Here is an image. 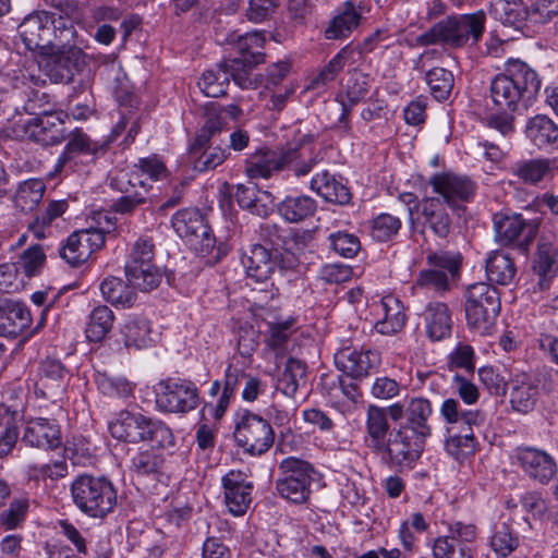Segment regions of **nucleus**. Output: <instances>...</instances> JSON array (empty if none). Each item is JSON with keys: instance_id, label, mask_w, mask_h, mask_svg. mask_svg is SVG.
I'll return each mask as SVG.
<instances>
[{"instance_id": "c85d7f7f", "label": "nucleus", "mask_w": 558, "mask_h": 558, "mask_svg": "<svg viewBox=\"0 0 558 558\" xmlns=\"http://www.w3.org/2000/svg\"><path fill=\"white\" fill-rule=\"evenodd\" d=\"M148 416L141 413L122 411L116 421L109 424L112 437L125 442L138 444L143 440Z\"/></svg>"}, {"instance_id": "052dcab7", "label": "nucleus", "mask_w": 558, "mask_h": 558, "mask_svg": "<svg viewBox=\"0 0 558 558\" xmlns=\"http://www.w3.org/2000/svg\"><path fill=\"white\" fill-rule=\"evenodd\" d=\"M353 54V49L350 46L342 48L329 62L326 64L320 72L312 80L311 87L317 88L325 86L329 82H332L336 76L344 68L347 60Z\"/></svg>"}, {"instance_id": "b1692460", "label": "nucleus", "mask_w": 558, "mask_h": 558, "mask_svg": "<svg viewBox=\"0 0 558 558\" xmlns=\"http://www.w3.org/2000/svg\"><path fill=\"white\" fill-rule=\"evenodd\" d=\"M227 41L230 44L236 43L240 53L239 58L231 59L232 61L243 62L245 64V73L253 76L254 68L265 61V53L263 52L266 38L262 32H252L244 35L231 34L228 36Z\"/></svg>"}, {"instance_id": "f3484780", "label": "nucleus", "mask_w": 558, "mask_h": 558, "mask_svg": "<svg viewBox=\"0 0 558 558\" xmlns=\"http://www.w3.org/2000/svg\"><path fill=\"white\" fill-rule=\"evenodd\" d=\"M514 458L523 473L532 481L547 485L557 475L558 465L545 450L535 447H519Z\"/></svg>"}, {"instance_id": "c03bdc74", "label": "nucleus", "mask_w": 558, "mask_h": 558, "mask_svg": "<svg viewBox=\"0 0 558 558\" xmlns=\"http://www.w3.org/2000/svg\"><path fill=\"white\" fill-rule=\"evenodd\" d=\"M281 150H260L246 165V174L251 179H268L281 170Z\"/></svg>"}, {"instance_id": "4be33fe9", "label": "nucleus", "mask_w": 558, "mask_h": 558, "mask_svg": "<svg viewBox=\"0 0 558 558\" xmlns=\"http://www.w3.org/2000/svg\"><path fill=\"white\" fill-rule=\"evenodd\" d=\"M379 354L373 351H357L342 348L335 354V364L339 371L352 379H360L378 366Z\"/></svg>"}, {"instance_id": "864d4df0", "label": "nucleus", "mask_w": 558, "mask_h": 558, "mask_svg": "<svg viewBox=\"0 0 558 558\" xmlns=\"http://www.w3.org/2000/svg\"><path fill=\"white\" fill-rule=\"evenodd\" d=\"M165 458L154 449H146L136 452L131 458L130 469L138 476L157 475L161 473Z\"/></svg>"}, {"instance_id": "49530a36", "label": "nucleus", "mask_w": 558, "mask_h": 558, "mask_svg": "<svg viewBox=\"0 0 558 558\" xmlns=\"http://www.w3.org/2000/svg\"><path fill=\"white\" fill-rule=\"evenodd\" d=\"M527 137L538 147L558 140V126L547 116L538 114L530 119L526 125Z\"/></svg>"}, {"instance_id": "4468645a", "label": "nucleus", "mask_w": 558, "mask_h": 558, "mask_svg": "<svg viewBox=\"0 0 558 558\" xmlns=\"http://www.w3.org/2000/svg\"><path fill=\"white\" fill-rule=\"evenodd\" d=\"M495 240L504 246H513L526 252L533 242L538 223L524 219L521 214L500 211L494 215Z\"/></svg>"}, {"instance_id": "ea45409f", "label": "nucleus", "mask_w": 558, "mask_h": 558, "mask_svg": "<svg viewBox=\"0 0 558 558\" xmlns=\"http://www.w3.org/2000/svg\"><path fill=\"white\" fill-rule=\"evenodd\" d=\"M193 148L194 141L190 144L189 154L192 159L194 170L198 172L215 170L218 166L222 165L229 156L227 148L213 146L210 142L198 149L194 150Z\"/></svg>"}, {"instance_id": "603ef678", "label": "nucleus", "mask_w": 558, "mask_h": 558, "mask_svg": "<svg viewBox=\"0 0 558 558\" xmlns=\"http://www.w3.org/2000/svg\"><path fill=\"white\" fill-rule=\"evenodd\" d=\"M519 542V536L511 525L502 522L495 525L489 545L497 557L506 558L518 548Z\"/></svg>"}, {"instance_id": "2eb2a0df", "label": "nucleus", "mask_w": 558, "mask_h": 558, "mask_svg": "<svg viewBox=\"0 0 558 558\" xmlns=\"http://www.w3.org/2000/svg\"><path fill=\"white\" fill-rule=\"evenodd\" d=\"M386 417L389 416L393 422H399V426L427 439L432 435V426L428 421L433 414V407L428 399L415 397L405 403H393L388 408H384Z\"/></svg>"}, {"instance_id": "cd10ccee", "label": "nucleus", "mask_w": 558, "mask_h": 558, "mask_svg": "<svg viewBox=\"0 0 558 558\" xmlns=\"http://www.w3.org/2000/svg\"><path fill=\"white\" fill-rule=\"evenodd\" d=\"M65 141L66 144L64 149L57 160V171H60L70 160L77 156H98L100 153H104L107 147V143L98 144L97 142H93L89 136L80 128L71 126Z\"/></svg>"}, {"instance_id": "a211bd4d", "label": "nucleus", "mask_w": 558, "mask_h": 558, "mask_svg": "<svg viewBox=\"0 0 558 558\" xmlns=\"http://www.w3.org/2000/svg\"><path fill=\"white\" fill-rule=\"evenodd\" d=\"M429 183L451 209H460L459 203L469 202L475 192V184L468 177L451 172L434 174Z\"/></svg>"}, {"instance_id": "6e6552de", "label": "nucleus", "mask_w": 558, "mask_h": 558, "mask_svg": "<svg viewBox=\"0 0 558 558\" xmlns=\"http://www.w3.org/2000/svg\"><path fill=\"white\" fill-rule=\"evenodd\" d=\"M279 471L280 477L276 481L278 495L296 505L307 502L317 474L314 466L305 460L289 457L280 462Z\"/></svg>"}, {"instance_id": "2f4dec72", "label": "nucleus", "mask_w": 558, "mask_h": 558, "mask_svg": "<svg viewBox=\"0 0 558 558\" xmlns=\"http://www.w3.org/2000/svg\"><path fill=\"white\" fill-rule=\"evenodd\" d=\"M532 269L538 278L539 290H546L558 270V247L549 242H539Z\"/></svg>"}, {"instance_id": "4c0bfd02", "label": "nucleus", "mask_w": 558, "mask_h": 558, "mask_svg": "<svg viewBox=\"0 0 558 558\" xmlns=\"http://www.w3.org/2000/svg\"><path fill=\"white\" fill-rule=\"evenodd\" d=\"M125 277L128 282L135 289L143 292H149L156 289L162 279L160 268L154 264L125 265Z\"/></svg>"}, {"instance_id": "72a5a7b5", "label": "nucleus", "mask_w": 558, "mask_h": 558, "mask_svg": "<svg viewBox=\"0 0 558 558\" xmlns=\"http://www.w3.org/2000/svg\"><path fill=\"white\" fill-rule=\"evenodd\" d=\"M312 140L311 135H303L296 144H289L281 150V170L292 172L294 177H304L308 174L316 166L317 159L314 156L305 157L302 145Z\"/></svg>"}, {"instance_id": "aec40b11", "label": "nucleus", "mask_w": 558, "mask_h": 558, "mask_svg": "<svg viewBox=\"0 0 558 558\" xmlns=\"http://www.w3.org/2000/svg\"><path fill=\"white\" fill-rule=\"evenodd\" d=\"M69 372L54 359L44 360L38 369L35 393L41 398L57 402L65 392Z\"/></svg>"}, {"instance_id": "09e8293b", "label": "nucleus", "mask_w": 558, "mask_h": 558, "mask_svg": "<svg viewBox=\"0 0 558 558\" xmlns=\"http://www.w3.org/2000/svg\"><path fill=\"white\" fill-rule=\"evenodd\" d=\"M360 14L351 2H347L342 13L333 17L325 31L327 39H339L347 37L360 21Z\"/></svg>"}, {"instance_id": "bb28decb", "label": "nucleus", "mask_w": 558, "mask_h": 558, "mask_svg": "<svg viewBox=\"0 0 558 558\" xmlns=\"http://www.w3.org/2000/svg\"><path fill=\"white\" fill-rule=\"evenodd\" d=\"M32 323L28 308L21 302H0V336L15 338L25 332Z\"/></svg>"}, {"instance_id": "e2e57ef3", "label": "nucleus", "mask_w": 558, "mask_h": 558, "mask_svg": "<svg viewBox=\"0 0 558 558\" xmlns=\"http://www.w3.org/2000/svg\"><path fill=\"white\" fill-rule=\"evenodd\" d=\"M59 255L69 265L77 267L90 258V251L85 250V245L76 231L71 233L65 243L60 246Z\"/></svg>"}, {"instance_id": "37998d69", "label": "nucleus", "mask_w": 558, "mask_h": 558, "mask_svg": "<svg viewBox=\"0 0 558 558\" xmlns=\"http://www.w3.org/2000/svg\"><path fill=\"white\" fill-rule=\"evenodd\" d=\"M317 205L306 195L288 196L278 205V213L289 222H300L313 216Z\"/></svg>"}, {"instance_id": "3c124183", "label": "nucleus", "mask_w": 558, "mask_h": 558, "mask_svg": "<svg viewBox=\"0 0 558 558\" xmlns=\"http://www.w3.org/2000/svg\"><path fill=\"white\" fill-rule=\"evenodd\" d=\"M141 442L148 444L151 449H170L174 447L175 439L171 428L166 423L148 417Z\"/></svg>"}, {"instance_id": "0eeeda50", "label": "nucleus", "mask_w": 558, "mask_h": 558, "mask_svg": "<svg viewBox=\"0 0 558 558\" xmlns=\"http://www.w3.org/2000/svg\"><path fill=\"white\" fill-rule=\"evenodd\" d=\"M500 311L499 293L486 282L469 286L466 291L465 316L468 326L481 335L490 333Z\"/></svg>"}, {"instance_id": "5701e85b", "label": "nucleus", "mask_w": 558, "mask_h": 558, "mask_svg": "<svg viewBox=\"0 0 558 558\" xmlns=\"http://www.w3.org/2000/svg\"><path fill=\"white\" fill-rule=\"evenodd\" d=\"M22 442L27 447L52 450L61 445V432L59 426L48 418H31L26 423Z\"/></svg>"}, {"instance_id": "774afa93", "label": "nucleus", "mask_w": 558, "mask_h": 558, "mask_svg": "<svg viewBox=\"0 0 558 558\" xmlns=\"http://www.w3.org/2000/svg\"><path fill=\"white\" fill-rule=\"evenodd\" d=\"M131 174H138L146 183L147 180L160 181L168 178V169L156 155L140 158Z\"/></svg>"}, {"instance_id": "4d7b16f0", "label": "nucleus", "mask_w": 558, "mask_h": 558, "mask_svg": "<svg viewBox=\"0 0 558 558\" xmlns=\"http://www.w3.org/2000/svg\"><path fill=\"white\" fill-rule=\"evenodd\" d=\"M490 14L506 25H514L526 15L521 0H492Z\"/></svg>"}, {"instance_id": "9b49d317", "label": "nucleus", "mask_w": 558, "mask_h": 558, "mask_svg": "<svg viewBox=\"0 0 558 558\" xmlns=\"http://www.w3.org/2000/svg\"><path fill=\"white\" fill-rule=\"evenodd\" d=\"M233 438L244 453L262 456L272 447L275 430L266 418L245 410L235 422Z\"/></svg>"}, {"instance_id": "680f3d73", "label": "nucleus", "mask_w": 558, "mask_h": 558, "mask_svg": "<svg viewBox=\"0 0 558 558\" xmlns=\"http://www.w3.org/2000/svg\"><path fill=\"white\" fill-rule=\"evenodd\" d=\"M45 262L44 247L40 244H34L21 253L15 265L22 274L32 278L40 272Z\"/></svg>"}, {"instance_id": "8fccbe9b", "label": "nucleus", "mask_w": 558, "mask_h": 558, "mask_svg": "<svg viewBox=\"0 0 558 558\" xmlns=\"http://www.w3.org/2000/svg\"><path fill=\"white\" fill-rule=\"evenodd\" d=\"M45 184L37 179L22 182L14 196V204L24 213L32 211L43 199Z\"/></svg>"}, {"instance_id": "de8ad7c7", "label": "nucleus", "mask_w": 558, "mask_h": 558, "mask_svg": "<svg viewBox=\"0 0 558 558\" xmlns=\"http://www.w3.org/2000/svg\"><path fill=\"white\" fill-rule=\"evenodd\" d=\"M113 312L106 305L95 307L86 328V337L92 342L101 341L113 326Z\"/></svg>"}, {"instance_id": "423d86ee", "label": "nucleus", "mask_w": 558, "mask_h": 558, "mask_svg": "<svg viewBox=\"0 0 558 558\" xmlns=\"http://www.w3.org/2000/svg\"><path fill=\"white\" fill-rule=\"evenodd\" d=\"M51 50L39 53L44 57V71L53 83L68 84L84 63L83 51L76 44V31H63Z\"/></svg>"}, {"instance_id": "bf43d9fd", "label": "nucleus", "mask_w": 558, "mask_h": 558, "mask_svg": "<svg viewBox=\"0 0 558 558\" xmlns=\"http://www.w3.org/2000/svg\"><path fill=\"white\" fill-rule=\"evenodd\" d=\"M98 225H101V219L106 221L107 227H89L85 229L77 230L80 239L85 245V250L90 251V256L96 251H99L105 245L106 233L110 232V228L113 226L111 219L102 213H98Z\"/></svg>"}, {"instance_id": "39448f33", "label": "nucleus", "mask_w": 558, "mask_h": 558, "mask_svg": "<svg viewBox=\"0 0 558 558\" xmlns=\"http://www.w3.org/2000/svg\"><path fill=\"white\" fill-rule=\"evenodd\" d=\"M66 29H75L73 22L49 11H35L28 14L17 28L26 48L38 53L51 50L58 43L59 34Z\"/></svg>"}, {"instance_id": "6ab92c4d", "label": "nucleus", "mask_w": 558, "mask_h": 558, "mask_svg": "<svg viewBox=\"0 0 558 558\" xmlns=\"http://www.w3.org/2000/svg\"><path fill=\"white\" fill-rule=\"evenodd\" d=\"M112 185L123 194L112 205L116 213L131 214L140 205L154 202L149 193L151 186L138 174H122L112 180Z\"/></svg>"}, {"instance_id": "6e6d98bb", "label": "nucleus", "mask_w": 558, "mask_h": 558, "mask_svg": "<svg viewBox=\"0 0 558 558\" xmlns=\"http://www.w3.org/2000/svg\"><path fill=\"white\" fill-rule=\"evenodd\" d=\"M426 83L435 99L441 101L449 98L453 88V74L444 68H434L426 72Z\"/></svg>"}, {"instance_id": "69168bd1", "label": "nucleus", "mask_w": 558, "mask_h": 558, "mask_svg": "<svg viewBox=\"0 0 558 558\" xmlns=\"http://www.w3.org/2000/svg\"><path fill=\"white\" fill-rule=\"evenodd\" d=\"M226 123L221 112L217 111L215 108L207 109L205 123L193 140V149H198L203 145L208 144L215 134L222 131Z\"/></svg>"}, {"instance_id": "7c9ffc66", "label": "nucleus", "mask_w": 558, "mask_h": 558, "mask_svg": "<svg viewBox=\"0 0 558 558\" xmlns=\"http://www.w3.org/2000/svg\"><path fill=\"white\" fill-rule=\"evenodd\" d=\"M423 315L426 335L432 341H440L451 335L452 318L447 304L442 302L429 303Z\"/></svg>"}, {"instance_id": "e433bc0d", "label": "nucleus", "mask_w": 558, "mask_h": 558, "mask_svg": "<svg viewBox=\"0 0 558 558\" xmlns=\"http://www.w3.org/2000/svg\"><path fill=\"white\" fill-rule=\"evenodd\" d=\"M307 366L295 357H289L283 372L277 380V390L289 398H294L300 387L306 383Z\"/></svg>"}, {"instance_id": "9d476101", "label": "nucleus", "mask_w": 558, "mask_h": 558, "mask_svg": "<svg viewBox=\"0 0 558 558\" xmlns=\"http://www.w3.org/2000/svg\"><path fill=\"white\" fill-rule=\"evenodd\" d=\"M460 253L451 251H429L426 255L428 268L422 269L415 280L420 289L444 293L449 290L461 267Z\"/></svg>"}, {"instance_id": "ddd939ff", "label": "nucleus", "mask_w": 558, "mask_h": 558, "mask_svg": "<svg viewBox=\"0 0 558 558\" xmlns=\"http://www.w3.org/2000/svg\"><path fill=\"white\" fill-rule=\"evenodd\" d=\"M243 62L225 60L216 69L205 71L197 82L207 97H220L227 93L230 78L241 88H256L257 78L245 73Z\"/></svg>"}, {"instance_id": "f257e3e1", "label": "nucleus", "mask_w": 558, "mask_h": 558, "mask_svg": "<svg viewBox=\"0 0 558 558\" xmlns=\"http://www.w3.org/2000/svg\"><path fill=\"white\" fill-rule=\"evenodd\" d=\"M364 442L385 464L412 469L424 451L426 439L401 426L390 429L385 409L371 404L366 411Z\"/></svg>"}, {"instance_id": "0e129e2a", "label": "nucleus", "mask_w": 558, "mask_h": 558, "mask_svg": "<svg viewBox=\"0 0 558 558\" xmlns=\"http://www.w3.org/2000/svg\"><path fill=\"white\" fill-rule=\"evenodd\" d=\"M401 228V220L390 214L375 217L371 226V236L377 242H387L396 236Z\"/></svg>"}, {"instance_id": "a19ab883", "label": "nucleus", "mask_w": 558, "mask_h": 558, "mask_svg": "<svg viewBox=\"0 0 558 558\" xmlns=\"http://www.w3.org/2000/svg\"><path fill=\"white\" fill-rule=\"evenodd\" d=\"M486 272L489 281L507 286L514 279L517 267L508 254L501 251H494L486 259Z\"/></svg>"}, {"instance_id": "7ed1b4c3", "label": "nucleus", "mask_w": 558, "mask_h": 558, "mask_svg": "<svg viewBox=\"0 0 558 558\" xmlns=\"http://www.w3.org/2000/svg\"><path fill=\"white\" fill-rule=\"evenodd\" d=\"M70 489L76 508L89 518H106L118 502L117 489L105 476L78 475Z\"/></svg>"}, {"instance_id": "f704fd0d", "label": "nucleus", "mask_w": 558, "mask_h": 558, "mask_svg": "<svg viewBox=\"0 0 558 558\" xmlns=\"http://www.w3.org/2000/svg\"><path fill=\"white\" fill-rule=\"evenodd\" d=\"M538 400V386L531 378L517 376L511 381L510 403L514 411L527 414L534 410Z\"/></svg>"}, {"instance_id": "79ce46f5", "label": "nucleus", "mask_w": 558, "mask_h": 558, "mask_svg": "<svg viewBox=\"0 0 558 558\" xmlns=\"http://www.w3.org/2000/svg\"><path fill=\"white\" fill-rule=\"evenodd\" d=\"M21 413L9 405L0 404V456H7L14 448L17 438V424Z\"/></svg>"}, {"instance_id": "58836bf2", "label": "nucleus", "mask_w": 558, "mask_h": 558, "mask_svg": "<svg viewBox=\"0 0 558 558\" xmlns=\"http://www.w3.org/2000/svg\"><path fill=\"white\" fill-rule=\"evenodd\" d=\"M128 349L141 350L151 343L150 322L142 316L130 317L121 329Z\"/></svg>"}, {"instance_id": "13d9d810", "label": "nucleus", "mask_w": 558, "mask_h": 558, "mask_svg": "<svg viewBox=\"0 0 558 558\" xmlns=\"http://www.w3.org/2000/svg\"><path fill=\"white\" fill-rule=\"evenodd\" d=\"M246 374L232 366L229 365L225 372V381H223V390L218 400V403L215 408V417L220 418L225 414L226 410L229 407L231 398L234 396L238 387L242 380H244V376Z\"/></svg>"}, {"instance_id": "a878e982", "label": "nucleus", "mask_w": 558, "mask_h": 558, "mask_svg": "<svg viewBox=\"0 0 558 558\" xmlns=\"http://www.w3.org/2000/svg\"><path fill=\"white\" fill-rule=\"evenodd\" d=\"M440 415L449 425L448 433L454 428L473 429L485 423V414L480 410L464 409L459 400L445 399L440 405Z\"/></svg>"}, {"instance_id": "1a4fd4ad", "label": "nucleus", "mask_w": 558, "mask_h": 558, "mask_svg": "<svg viewBox=\"0 0 558 558\" xmlns=\"http://www.w3.org/2000/svg\"><path fill=\"white\" fill-rule=\"evenodd\" d=\"M242 264L248 278L256 282H266L276 269L295 270L300 260L290 250H284L279 254L262 243H255L243 253Z\"/></svg>"}, {"instance_id": "393cba45", "label": "nucleus", "mask_w": 558, "mask_h": 558, "mask_svg": "<svg viewBox=\"0 0 558 558\" xmlns=\"http://www.w3.org/2000/svg\"><path fill=\"white\" fill-rule=\"evenodd\" d=\"M222 485L229 511L234 515L244 514L252 501V483L246 482L241 472L231 471L222 477Z\"/></svg>"}, {"instance_id": "c9c22d12", "label": "nucleus", "mask_w": 558, "mask_h": 558, "mask_svg": "<svg viewBox=\"0 0 558 558\" xmlns=\"http://www.w3.org/2000/svg\"><path fill=\"white\" fill-rule=\"evenodd\" d=\"M369 90V80L368 76L363 74L362 72L354 71L347 85V98L348 104L341 99V114L339 117V123L343 124V128L349 131L350 122L349 116L352 111V108L357 105L361 100L365 98Z\"/></svg>"}, {"instance_id": "412c9836", "label": "nucleus", "mask_w": 558, "mask_h": 558, "mask_svg": "<svg viewBox=\"0 0 558 558\" xmlns=\"http://www.w3.org/2000/svg\"><path fill=\"white\" fill-rule=\"evenodd\" d=\"M424 231L447 239L452 231V218L440 197H426L417 206Z\"/></svg>"}, {"instance_id": "a18cd8bd", "label": "nucleus", "mask_w": 558, "mask_h": 558, "mask_svg": "<svg viewBox=\"0 0 558 558\" xmlns=\"http://www.w3.org/2000/svg\"><path fill=\"white\" fill-rule=\"evenodd\" d=\"M130 283H125L121 278L110 277L100 284V291L104 299L113 304L123 307H130L136 300V293Z\"/></svg>"}, {"instance_id": "f03ea898", "label": "nucleus", "mask_w": 558, "mask_h": 558, "mask_svg": "<svg viewBox=\"0 0 558 558\" xmlns=\"http://www.w3.org/2000/svg\"><path fill=\"white\" fill-rule=\"evenodd\" d=\"M542 81L534 69L520 59H509L504 73L490 83V97L497 110L527 109L541 89Z\"/></svg>"}, {"instance_id": "c756f323", "label": "nucleus", "mask_w": 558, "mask_h": 558, "mask_svg": "<svg viewBox=\"0 0 558 558\" xmlns=\"http://www.w3.org/2000/svg\"><path fill=\"white\" fill-rule=\"evenodd\" d=\"M238 205L248 213L266 218L272 211L271 194L259 191L255 184H238L234 193Z\"/></svg>"}, {"instance_id": "5fc2aeb1", "label": "nucleus", "mask_w": 558, "mask_h": 558, "mask_svg": "<svg viewBox=\"0 0 558 558\" xmlns=\"http://www.w3.org/2000/svg\"><path fill=\"white\" fill-rule=\"evenodd\" d=\"M550 169V161L547 159H531L515 162L511 171L523 183L536 184Z\"/></svg>"}, {"instance_id": "338daca9", "label": "nucleus", "mask_w": 558, "mask_h": 558, "mask_svg": "<svg viewBox=\"0 0 558 558\" xmlns=\"http://www.w3.org/2000/svg\"><path fill=\"white\" fill-rule=\"evenodd\" d=\"M395 302L396 307L389 306L388 301L383 302V307L385 310V316L381 320H378L375 325V328L378 332L383 335H393L402 330L405 325V315L400 310L398 305V301L390 300Z\"/></svg>"}, {"instance_id": "473e14b6", "label": "nucleus", "mask_w": 558, "mask_h": 558, "mask_svg": "<svg viewBox=\"0 0 558 558\" xmlns=\"http://www.w3.org/2000/svg\"><path fill=\"white\" fill-rule=\"evenodd\" d=\"M311 190L329 203L347 205L351 201L350 190L327 170L312 178Z\"/></svg>"}, {"instance_id": "dca6fc26", "label": "nucleus", "mask_w": 558, "mask_h": 558, "mask_svg": "<svg viewBox=\"0 0 558 558\" xmlns=\"http://www.w3.org/2000/svg\"><path fill=\"white\" fill-rule=\"evenodd\" d=\"M159 389L156 404L163 412L186 413L199 403L198 390L190 380L167 379L159 384Z\"/></svg>"}, {"instance_id": "f8f14e48", "label": "nucleus", "mask_w": 558, "mask_h": 558, "mask_svg": "<svg viewBox=\"0 0 558 558\" xmlns=\"http://www.w3.org/2000/svg\"><path fill=\"white\" fill-rule=\"evenodd\" d=\"M175 233L184 239L197 254L205 256L215 248V236L198 209L178 210L171 219Z\"/></svg>"}, {"instance_id": "20e7f679", "label": "nucleus", "mask_w": 558, "mask_h": 558, "mask_svg": "<svg viewBox=\"0 0 558 558\" xmlns=\"http://www.w3.org/2000/svg\"><path fill=\"white\" fill-rule=\"evenodd\" d=\"M485 17L482 10L473 14L447 17L421 34L417 43L425 46L442 44L462 47L472 39L473 44H476L484 32Z\"/></svg>"}]
</instances>
